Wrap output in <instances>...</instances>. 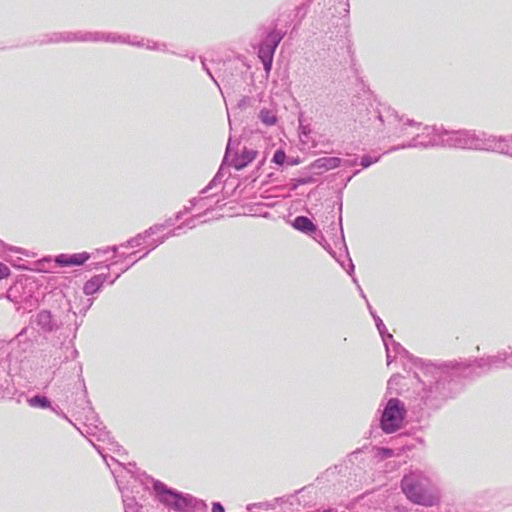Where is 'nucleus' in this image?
<instances>
[{
	"mask_svg": "<svg viewBox=\"0 0 512 512\" xmlns=\"http://www.w3.org/2000/svg\"><path fill=\"white\" fill-rule=\"evenodd\" d=\"M337 470V466L333 468L327 469L324 474L322 475L321 479L329 480L330 477L334 476ZM317 480H320V478H317Z\"/></svg>",
	"mask_w": 512,
	"mask_h": 512,
	"instance_id": "obj_47",
	"label": "nucleus"
},
{
	"mask_svg": "<svg viewBox=\"0 0 512 512\" xmlns=\"http://www.w3.org/2000/svg\"><path fill=\"white\" fill-rule=\"evenodd\" d=\"M77 357H78V350L75 348L72 341H70L69 345L65 346V357L62 360V363L69 361V360H75Z\"/></svg>",
	"mask_w": 512,
	"mask_h": 512,
	"instance_id": "obj_29",
	"label": "nucleus"
},
{
	"mask_svg": "<svg viewBox=\"0 0 512 512\" xmlns=\"http://www.w3.org/2000/svg\"><path fill=\"white\" fill-rule=\"evenodd\" d=\"M211 512H225V508L220 502H213Z\"/></svg>",
	"mask_w": 512,
	"mask_h": 512,
	"instance_id": "obj_51",
	"label": "nucleus"
},
{
	"mask_svg": "<svg viewBox=\"0 0 512 512\" xmlns=\"http://www.w3.org/2000/svg\"><path fill=\"white\" fill-rule=\"evenodd\" d=\"M200 61H201V64H202V69L207 73V75L211 78V80L217 85V87H220L219 86V83L217 82V80L214 78L211 70L209 69V67L207 66L206 64V60L205 58L203 57H199Z\"/></svg>",
	"mask_w": 512,
	"mask_h": 512,
	"instance_id": "obj_41",
	"label": "nucleus"
},
{
	"mask_svg": "<svg viewBox=\"0 0 512 512\" xmlns=\"http://www.w3.org/2000/svg\"><path fill=\"white\" fill-rule=\"evenodd\" d=\"M28 404L34 408L47 409L51 407L50 399L42 394H36L27 399Z\"/></svg>",
	"mask_w": 512,
	"mask_h": 512,
	"instance_id": "obj_26",
	"label": "nucleus"
},
{
	"mask_svg": "<svg viewBox=\"0 0 512 512\" xmlns=\"http://www.w3.org/2000/svg\"><path fill=\"white\" fill-rule=\"evenodd\" d=\"M258 117L260 121L266 126L275 125L278 120L276 114L272 110L267 108L261 109Z\"/></svg>",
	"mask_w": 512,
	"mask_h": 512,
	"instance_id": "obj_27",
	"label": "nucleus"
},
{
	"mask_svg": "<svg viewBox=\"0 0 512 512\" xmlns=\"http://www.w3.org/2000/svg\"><path fill=\"white\" fill-rule=\"evenodd\" d=\"M12 293H13V289H10V290L8 291V293H7V298H8L9 300H11V301L15 302V303H18V300H17V299H15V298H13Z\"/></svg>",
	"mask_w": 512,
	"mask_h": 512,
	"instance_id": "obj_56",
	"label": "nucleus"
},
{
	"mask_svg": "<svg viewBox=\"0 0 512 512\" xmlns=\"http://www.w3.org/2000/svg\"><path fill=\"white\" fill-rule=\"evenodd\" d=\"M119 247H122L121 244L119 246L117 245H113V246H108L107 248L105 249H97V253H103V254H106L108 253L109 251L113 252L114 253V256H116L118 254V250H119Z\"/></svg>",
	"mask_w": 512,
	"mask_h": 512,
	"instance_id": "obj_45",
	"label": "nucleus"
},
{
	"mask_svg": "<svg viewBox=\"0 0 512 512\" xmlns=\"http://www.w3.org/2000/svg\"><path fill=\"white\" fill-rule=\"evenodd\" d=\"M126 472L131 474L130 477L132 481H128L125 486L119 484V490L122 494L124 504V512H140L142 505L136 501L134 495L130 494H134L135 492L139 493L137 483H139V485H146L145 480L148 481L149 477L145 473L135 474L131 470H127Z\"/></svg>",
	"mask_w": 512,
	"mask_h": 512,
	"instance_id": "obj_10",
	"label": "nucleus"
},
{
	"mask_svg": "<svg viewBox=\"0 0 512 512\" xmlns=\"http://www.w3.org/2000/svg\"><path fill=\"white\" fill-rule=\"evenodd\" d=\"M67 402L71 412L78 416L77 419L84 421L85 429L80 430L78 428L82 435L93 436L97 441L108 440L111 446L120 450L119 444L110 436L87 398V390L83 379L79 382L77 391L72 393Z\"/></svg>",
	"mask_w": 512,
	"mask_h": 512,
	"instance_id": "obj_4",
	"label": "nucleus"
},
{
	"mask_svg": "<svg viewBox=\"0 0 512 512\" xmlns=\"http://www.w3.org/2000/svg\"><path fill=\"white\" fill-rule=\"evenodd\" d=\"M401 490L414 504L432 507L438 503V497L430 488V479L418 469L410 470L401 479Z\"/></svg>",
	"mask_w": 512,
	"mask_h": 512,
	"instance_id": "obj_5",
	"label": "nucleus"
},
{
	"mask_svg": "<svg viewBox=\"0 0 512 512\" xmlns=\"http://www.w3.org/2000/svg\"><path fill=\"white\" fill-rule=\"evenodd\" d=\"M381 156L372 157L369 154H365L360 158V162H358L362 168L366 169L371 165L377 163L380 160Z\"/></svg>",
	"mask_w": 512,
	"mask_h": 512,
	"instance_id": "obj_30",
	"label": "nucleus"
},
{
	"mask_svg": "<svg viewBox=\"0 0 512 512\" xmlns=\"http://www.w3.org/2000/svg\"><path fill=\"white\" fill-rule=\"evenodd\" d=\"M339 210L340 211L342 210V203H340Z\"/></svg>",
	"mask_w": 512,
	"mask_h": 512,
	"instance_id": "obj_63",
	"label": "nucleus"
},
{
	"mask_svg": "<svg viewBox=\"0 0 512 512\" xmlns=\"http://www.w3.org/2000/svg\"><path fill=\"white\" fill-rule=\"evenodd\" d=\"M509 353L507 351L499 352L496 355L476 358L474 360H465L464 373L468 379L474 380L493 369L508 368Z\"/></svg>",
	"mask_w": 512,
	"mask_h": 512,
	"instance_id": "obj_8",
	"label": "nucleus"
},
{
	"mask_svg": "<svg viewBox=\"0 0 512 512\" xmlns=\"http://www.w3.org/2000/svg\"><path fill=\"white\" fill-rule=\"evenodd\" d=\"M161 226H151L148 229H146L144 232L137 234L135 237L130 238L125 243H122V247H138L142 244V242L147 239L148 237L156 234L159 232V228Z\"/></svg>",
	"mask_w": 512,
	"mask_h": 512,
	"instance_id": "obj_24",
	"label": "nucleus"
},
{
	"mask_svg": "<svg viewBox=\"0 0 512 512\" xmlns=\"http://www.w3.org/2000/svg\"><path fill=\"white\" fill-rule=\"evenodd\" d=\"M314 500L315 487L313 485L305 486L294 494L275 498V502L285 512H301L305 507L312 505Z\"/></svg>",
	"mask_w": 512,
	"mask_h": 512,
	"instance_id": "obj_9",
	"label": "nucleus"
},
{
	"mask_svg": "<svg viewBox=\"0 0 512 512\" xmlns=\"http://www.w3.org/2000/svg\"><path fill=\"white\" fill-rule=\"evenodd\" d=\"M181 56L187 57V58H189L191 60H195V58H196L194 53L181 54Z\"/></svg>",
	"mask_w": 512,
	"mask_h": 512,
	"instance_id": "obj_58",
	"label": "nucleus"
},
{
	"mask_svg": "<svg viewBox=\"0 0 512 512\" xmlns=\"http://www.w3.org/2000/svg\"><path fill=\"white\" fill-rule=\"evenodd\" d=\"M287 161V155L284 150L278 149L275 151L272 162L275 164L282 166Z\"/></svg>",
	"mask_w": 512,
	"mask_h": 512,
	"instance_id": "obj_33",
	"label": "nucleus"
},
{
	"mask_svg": "<svg viewBox=\"0 0 512 512\" xmlns=\"http://www.w3.org/2000/svg\"><path fill=\"white\" fill-rule=\"evenodd\" d=\"M184 227H185V226H184V224L182 223V224L178 225L177 227L173 228L172 230H170V231L167 233V235H168L169 237L179 236V235L181 234V231L183 230V228H184Z\"/></svg>",
	"mask_w": 512,
	"mask_h": 512,
	"instance_id": "obj_46",
	"label": "nucleus"
},
{
	"mask_svg": "<svg viewBox=\"0 0 512 512\" xmlns=\"http://www.w3.org/2000/svg\"><path fill=\"white\" fill-rule=\"evenodd\" d=\"M490 139L494 140L493 143H491V146H494L495 144V149H487V151L512 156V138L490 135Z\"/></svg>",
	"mask_w": 512,
	"mask_h": 512,
	"instance_id": "obj_23",
	"label": "nucleus"
},
{
	"mask_svg": "<svg viewBox=\"0 0 512 512\" xmlns=\"http://www.w3.org/2000/svg\"><path fill=\"white\" fill-rule=\"evenodd\" d=\"M316 181H317V179L314 177V173L313 174H304V175L296 178L297 185L311 184V183H315Z\"/></svg>",
	"mask_w": 512,
	"mask_h": 512,
	"instance_id": "obj_35",
	"label": "nucleus"
},
{
	"mask_svg": "<svg viewBox=\"0 0 512 512\" xmlns=\"http://www.w3.org/2000/svg\"><path fill=\"white\" fill-rule=\"evenodd\" d=\"M253 99L249 96H243L237 103V107L244 110L252 105Z\"/></svg>",
	"mask_w": 512,
	"mask_h": 512,
	"instance_id": "obj_38",
	"label": "nucleus"
},
{
	"mask_svg": "<svg viewBox=\"0 0 512 512\" xmlns=\"http://www.w3.org/2000/svg\"><path fill=\"white\" fill-rule=\"evenodd\" d=\"M203 214H198L195 216H192L191 218L187 219L183 224L185 227H188L190 229L196 227V219L200 218Z\"/></svg>",
	"mask_w": 512,
	"mask_h": 512,
	"instance_id": "obj_44",
	"label": "nucleus"
},
{
	"mask_svg": "<svg viewBox=\"0 0 512 512\" xmlns=\"http://www.w3.org/2000/svg\"><path fill=\"white\" fill-rule=\"evenodd\" d=\"M258 56L263 64V68H264L266 74H269L272 69L274 55L258 52Z\"/></svg>",
	"mask_w": 512,
	"mask_h": 512,
	"instance_id": "obj_28",
	"label": "nucleus"
},
{
	"mask_svg": "<svg viewBox=\"0 0 512 512\" xmlns=\"http://www.w3.org/2000/svg\"><path fill=\"white\" fill-rule=\"evenodd\" d=\"M359 173H360V170H359V169H358V170H355L351 176H349L348 178H345V181H346V182H345V185H346L348 182H350V181H351V179H352L354 176H356L357 174H359Z\"/></svg>",
	"mask_w": 512,
	"mask_h": 512,
	"instance_id": "obj_57",
	"label": "nucleus"
},
{
	"mask_svg": "<svg viewBox=\"0 0 512 512\" xmlns=\"http://www.w3.org/2000/svg\"><path fill=\"white\" fill-rule=\"evenodd\" d=\"M240 142L234 140V150L231 164L236 170H242L247 167L257 156L258 152L254 149L243 147L240 153L236 150Z\"/></svg>",
	"mask_w": 512,
	"mask_h": 512,
	"instance_id": "obj_13",
	"label": "nucleus"
},
{
	"mask_svg": "<svg viewBox=\"0 0 512 512\" xmlns=\"http://www.w3.org/2000/svg\"><path fill=\"white\" fill-rule=\"evenodd\" d=\"M359 290H360V295L363 297V298H366L365 297V294L363 293L362 289L360 288V286H358Z\"/></svg>",
	"mask_w": 512,
	"mask_h": 512,
	"instance_id": "obj_61",
	"label": "nucleus"
},
{
	"mask_svg": "<svg viewBox=\"0 0 512 512\" xmlns=\"http://www.w3.org/2000/svg\"><path fill=\"white\" fill-rule=\"evenodd\" d=\"M109 280H110L109 272L94 275L93 277H91L89 280H87L84 283L83 293L86 296H92L101 291L104 283L107 282L109 284Z\"/></svg>",
	"mask_w": 512,
	"mask_h": 512,
	"instance_id": "obj_18",
	"label": "nucleus"
},
{
	"mask_svg": "<svg viewBox=\"0 0 512 512\" xmlns=\"http://www.w3.org/2000/svg\"><path fill=\"white\" fill-rule=\"evenodd\" d=\"M233 150H234V140L230 136L229 139H228V143L226 145V150H225V154H224V157H223L222 164L220 165L217 173L215 174V175L219 176L221 179H223L224 177H226L227 174H229V171L225 167V165H226V162H227L228 158L231 156Z\"/></svg>",
	"mask_w": 512,
	"mask_h": 512,
	"instance_id": "obj_25",
	"label": "nucleus"
},
{
	"mask_svg": "<svg viewBox=\"0 0 512 512\" xmlns=\"http://www.w3.org/2000/svg\"><path fill=\"white\" fill-rule=\"evenodd\" d=\"M91 258L88 252L74 253V254H59L55 256L54 262L59 267H72L81 266Z\"/></svg>",
	"mask_w": 512,
	"mask_h": 512,
	"instance_id": "obj_15",
	"label": "nucleus"
},
{
	"mask_svg": "<svg viewBox=\"0 0 512 512\" xmlns=\"http://www.w3.org/2000/svg\"><path fill=\"white\" fill-rule=\"evenodd\" d=\"M418 362L420 366L414 371V376L424 387L411 401L409 409L421 417L426 411L439 409L462 390L465 381H471L464 373L463 361L447 362L439 366L423 360Z\"/></svg>",
	"mask_w": 512,
	"mask_h": 512,
	"instance_id": "obj_1",
	"label": "nucleus"
},
{
	"mask_svg": "<svg viewBox=\"0 0 512 512\" xmlns=\"http://www.w3.org/2000/svg\"><path fill=\"white\" fill-rule=\"evenodd\" d=\"M137 37L133 39L129 35H123L113 32H53L44 36L40 40V44L49 43H60V42H110V43H122L136 47L145 46L148 50L168 52L167 45L153 40L144 39L137 40Z\"/></svg>",
	"mask_w": 512,
	"mask_h": 512,
	"instance_id": "obj_3",
	"label": "nucleus"
},
{
	"mask_svg": "<svg viewBox=\"0 0 512 512\" xmlns=\"http://www.w3.org/2000/svg\"><path fill=\"white\" fill-rule=\"evenodd\" d=\"M268 506L269 505L267 503H253V504L247 505V510L252 511L254 508L268 510Z\"/></svg>",
	"mask_w": 512,
	"mask_h": 512,
	"instance_id": "obj_48",
	"label": "nucleus"
},
{
	"mask_svg": "<svg viewBox=\"0 0 512 512\" xmlns=\"http://www.w3.org/2000/svg\"><path fill=\"white\" fill-rule=\"evenodd\" d=\"M118 264V261H115L113 263H111L110 265L109 264H105L104 262H98V263H95L94 264V269H102V268H105L107 270L110 269L111 266H115Z\"/></svg>",
	"mask_w": 512,
	"mask_h": 512,
	"instance_id": "obj_49",
	"label": "nucleus"
},
{
	"mask_svg": "<svg viewBox=\"0 0 512 512\" xmlns=\"http://www.w3.org/2000/svg\"><path fill=\"white\" fill-rule=\"evenodd\" d=\"M359 290H360V295L363 297V298H366L365 297V294L363 293L362 289L360 288V286H358Z\"/></svg>",
	"mask_w": 512,
	"mask_h": 512,
	"instance_id": "obj_62",
	"label": "nucleus"
},
{
	"mask_svg": "<svg viewBox=\"0 0 512 512\" xmlns=\"http://www.w3.org/2000/svg\"><path fill=\"white\" fill-rule=\"evenodd\" d=\"M138 260L139 258L132 261L129 265H127L125 268L122 269V267H119L120 272H118L113 278L110 277L109 284L112 285L115 283V281L121 276L122 273L126 272L128 269H130Z\"/></svg>",
	"mask_w": 512,
	"mask_h": 512,
	"instance_id": "obj_39",
	"label": "nucleus"
},
{
	"mask_svg": "<svg viewBox=\"0 0 512 512\" xmlns=\"http://www.w3.org/2000/svg\"><path fill=\"white\" fill-rule=\"evenodd\" d=\"M289 164H290V165H295V164H298V161H297V160H291V161L289 162Z\"/></svg>",
	"mask_w": 512,
	"mask_h": 512,
	"instance_id": "obj_60",
	"label": "nucleus"
},
{
	"mask_svg": "<svg viewBox=\"0 0 512 512\" xmlns=\"http://www.w3.org/2000/svg\"><path fill=\"white\" fill-rule=\"evenodd\" d=\"M490 134L470 129L449 130L443 126H424L422 133L416 134L408 143L391 147L388 152L406 148L445 147L487 151L491 146Z\"/></svg>",
	"mask_w": 512,
	"mask_h": 512,
	"instance_id": "obj_2",
	"label": "nucleus"
},
{
	"mask_svg": "<svg viewBox=\"0 0 512 512\" xmlns=\"http://www.w3.org/2000/svg\"><path fill=\"white\" fill-rule=\"evenodd\" d=\"M292 226L294 229L307 235H313L318 231L317 225L309 217L303 215L295 217Z\"/></svg>",
	"mask_w": 512,
	"mask_h": 512,
	"instance_id": "obj_21",
	"label": "nucleus"
},
{
	"mask_svg": "<svg viewBox=\"0 0 512 512\" xmlns=\"http://www.w3.org/2000/svg\"><path fill=\"white\" fill-rule=\"evenodd\" d=\"M175 224V220L173 218H168L167 220H165L164 223L162 224H155L154 226H161L159 228V231L165 229L166 227H170V226H173Z\"/></svg>",
	"mask_w": 512,
	"mask_h": 512,
	"instance_id": "obj_50",
	"label": "nucleus"
},
{
	"mask_svg": "<svg viewBox=\"0 0 512 512\" xmlns=\"http://www.w3.org/2000/svg\"><path fill=\"white\" fill-rule=\"evenodd\" d=\"M341 166V157H320L309 165V170L315 175Z\"/></svg>",
	"mask_w": 512,
	"mask_h": 512,
	"instance_id": "obj_17",
	"label": "nucleus"
},
{
	"mask_svg": "<svg viewBox=\"0 0 512 512\" xmlns=\"http://www.w3.org/2000/svg\"><path fill=\"white\" fill-rule=\"evenodd\" d=\"M508 353H509L508 368H512V351H510Z\"/></svg>",
	"mask_w": 512,
	"mask_h": 512,
	"instance_id": "obj_59",
	"label": "nucleus"
},
{
	"mask_svg": "<svg viewBox=\"0 0 512 512\" xmlns=\"http://www.w3.org/2000/svg\"><path fill=\"white\" fill-rule=\"evenodd\" d=\"M407 407L399 398H389L380 411L379 427L385 434L399 431L405 422Z\"/></svg>",
	"mask_w": 512,
	"mask_h": 512,
	"instance_id": "obj_7",
	"label": "nucleus"
},
{
	"mask_svg": "<svg viewBox=\"0 0 512 512\" xmlns=\"http://www.w3.org/2000/svg\"><path fill=\"white\" fill-rule=\"evenodd\" d=\"M300 131H301V135L305 136V137H308V134L310 133V129L308 126H304L301 122H300Z\"/></svg>",
	"mask_w": 512,
	"mask_h": 512,
	"instance_id": "obj_52",
	"label": "nucleus"
},
{
	"mask_svg": "<svg viewBox=\"0 0 512 512\" xmlns=\"http://www.w3.org/2000/svg\"><path fill=\"white\" fill-rule=\"evenodd\" d=\"M204 200L203 197H199V198H192L190 201H189V206H185L183 211L185 214L189 213L195 206L199 205L200 202H202Z\"/></svg>",
	"mask_w": 512,
	"mask_h": 512,
	"instance_id": "obj_40",
	"label": "nucleus"
},
{
	"mask_svg": "<svg viewBox=\"0 0 512 512\" xmlns=\"http://www.w3.org/2000/svg\"><path fill=\"white\" fill-rule=\"evenodd\" d=\"M394 512H409V509L403 505H397L394 507Z\"/></svg>",
	"mask_w": 512,
	"mask_h": 512,
	"instance_id": "obj_53",
	"label": "nucleus"
},
{
	"mask_svg": "<svg viewBox=\"0 0 512 512\" xmlns=\"http://www.w3.org/2000/svg\"><path fill=\"white\" fill-rule=\"evenodd\" d=\"M378 118L383 124L392 126L394 129V134L398 137L405 134L407 126L417 128L421 126V123L412 119L407 118L404 120L403 116H399L398 113L391 108L386 109L384 112H380Z\"/></svg>",
	"mask_w": 512,
	"mask_h": 512,
	"instance_id": "obj_12",
	"label": "nucleus"
},
{
	"mask_svg": "<svg viewBox=\"0 0 512 512\" xmlns=\"http://www.w3.org/2000/svg\"><path fill=\"white\" fill-rule=\"evenodd\" d=\"M222 182H223V179H221L219 176L215 175L212 178V180L208 183V185L200 191V194H203V195L207 194L210 190H212L214 187L221 184Z\"/></svg>",
	"mask_w": 512,
	"mask_h": 512,
	"instance_id": "obj_34",
	"label": "nucleus"
},
{
	"mask_svg": "<svg viewBox=\"0 0 512 512\" xmlns=\"http://www.w3.org/2000/svg\"><path fill=\"white\" fill-rule=\"evenodd\" d=\"M185 215L184 211L181 210L175 214V217L173 218L176 221H179L182 219V217Z\"/></svg>",
	"mask_w": 512,
	"mask_h": 512,
	"instance_id": "obj_55",
	"label": "nucleus"
},
{
	"mask_svg": "<svg viewBox=\"0 0 512 512\" xmlns=\"http://www.w3.org/2000/svg\"><path fill=\"white\" fill-rule=\"evenodd\" d=\"M32 323H35L44 333H51L60 327V322L49 310L39 311Z\"/></svg>",
	"mask_w": 512,
	"mask_h": 512,
	"instance_id": "obj_14",
	"label": "nucleus"
},
{
	"mask_svg": "<svg viewBox=\"0 0 512 512\" xmlns=\"http://www.w3.org/2000/svg\"><path fill=\"white\" fill-rule=\"evenodd\" d=\"M168 238H169V236L167 234H165L158 239H153L151 241V247L143 255H141L139 257V259L145 258L152 250L157 248L159 245L163 244Z\"/></svg>",
	"mask_w": 512,
	"mask_h": 512,
	"instance_id": "obj_32",
	"label": "nucleus"
},
{
	"mask_svg": "<svg viewBox=\"0 0 512 512\" xmlns=\"http://www.w3.org/2000/svg\"><path fill=\"white\" fill-rule=\"evenodd\" d=\"M368 308H369V311L375 321V325H376L377 330L382 338V341L384 343L385 350H386L387 364L390 365L391 364V348H390V344H389L388 340H392V334H390L387 331L386 326L383 323L382 319L375 312H373L372 307L369 304H368Z\"/></svg>",
	"mask_w": 512,
	"mask_h": 512,
	"instance_id": "obj_20",
	"label": "nucleus"
},
{
	"mask_svg": "<svg viewBox=\"0 0 512 512\" xmlns=\"http://www.w3.org/2000/svg\"><path fill=\"white\" fill-rule=\"evenodd\" d=\"M347 158H341V166L345 168L354 167L358 164V156L356 154H346Z\"/></svg>",
	"mask_w": 512,
	"mask_h": 512,
	"instance_id": "obj_31",
	"label": "nucleus"
},
{
	"mask_svg": "<svg viewBox=\"0 0 512 512\" xmlns=\"http://www.w3.org/2000/svg\"><path fill=\"white\" fill-rule=\"evenodd\" d=\"M339 226L341 236L338 240V244L341 245V249H344V255L342 253L337 256L336 252L332 249L331 245L326 240L325 236L321 231H317L315 233L314 239L341 265L343 269L347 271L348 274H352L354 272V264L349 256L347 246L345 244L343 229H342V216H339Z\"/></svg>",
	"mask_w": 512,
	"mask_h": 512,
	"instance_id": "obj_11",
	"label": "nucleus"
},
{
	"mask_svg": "<svg viewBox=\"0 0 512 512\" xmlns=\"http://www.w3.org/2000/svg\"><path fill=\"white\" fill-rule=\"evenodd\" d=\"M49 409H51L55 414L67 420L69 423L73 424L72 421L68 418V416L62 411V409L58 405L53 406L51 404V407H49Z\"/></svg>",
	"mask_w": 512,
	"mask_h": 512,
	"instance_id": "obj_43",
	"label": "nucleus"
},
{
	"mask_svg": "<svg viewBox=\"0 0 512 512\" xmlns=\"http://www.w3.org/2000/svg\"><path fill=\"white\" fill-rule=\"evenodd\" d=\"M394 455V450L388 447H380L377 450V456L381 459H387Z\"/></svg>",
	"mask_w": 512,
	"mask_h": 512,
	"instance_id": "obj_37",
	"label": "nucleus"
},
{
	"mask_svg": "<svg viewBox=\"0 0 512 512\" xmlns=\"http://www.w3.org/2000/svg\"><path fill=\"white\" fill-rule=\"evenodd\" d=\"M136 251L130 253V254H125V253H119L117 254L119 257L123 258V259H128V258H131L132 256L136 255Z\"/></svg>",
	"mask_w": 512,
	"mask_h": 512,
	"instance_id": "obj_54",
	"label": "nucleus"
},
{
	"mask_svg": "<svg viewBox=\"0 0 512 512\" xmlns=\"http://www.w3.org/2000/svg\"><path fill=\"white\" fill-rule=\"evenodd\" d=\"M90 442L92 443V445L94 446V448L97 450V452L102 456V458L104 459V461L106 462L107 466L109 467V470H111L112 474L114 475L115 478H117L118 476L116 475V470L112 469V467L110 466V462H109V459L112 461V462H115L117 463L118 466L122 467L121 463L118 462L117 460H115V458L113 456H108L106 453H105V450H109L117 455H121V453L123 452V447L121 445L120 446V450H118L117 448L111 446L109 444V441L106 440V441H102L103 443H106L107 447H104V446H101V445H97L93 442V440H90ZM116 482L117 484L121 485V481H119L118 479H116Z\"/></svg>",
	"mask_w": 512,
	"mask_h": 512,
	"instance_id": "obj_19",
	"label": "nucleus"
},
{
	"mask_svg": "<svg viewBox=\"0 0 512 512\" xmlns=\"http://www.w3.org/2000/svg\"><path fill=\"white\" fill-rule=\"evenodd\" d=\"M10 274V268L3 262H0V280L6 279Z\"/></svg>",
	"mask_w": 512,
	"mask_h": 512,
	"instance_id": "obj_42",
	"label": "nucleus"
},
{
	"mask_svg": "<svg viewBox=\"0 0 512 512\" xmlns=\"http://www.w3.org/2000/svg\"><path fill=\"white\" fill-rule=\"evenodd\" d=\"M153 490L160 503L176 512H196L206 508V503L196 497L168 487L159 480L152 479Z\"/></svg>",
	"mask_w": 512,
	"mask_h": 512,
	"instance_id": "obj_6",
	"label": "nucleus"
},
{
	"mask_svg": "<svg viewBox=\"0 0 512 512\" xmlns=\"http://www.w3.org/2000/svg\"><path fill=\"white\" fill-rule=\"evenodd\" d=\"M344 12H345V15H344L343 18H341V20H342L341 25L343 26V33H347L348 32V28H349V18H348V15H349V3H348V1L344 4Z\"/></svg>",
	"mask_w": 512,
	"mask_h": 512,
	"instance_id": "obj_36",
	"label": "nucleus"
},
{
	"mask_svg": "<svg viewBox=\"0 0 512 512\" xmlns=\"http://www.w3.org/2000/svg\"><path fill=\"white\" fill-rule=\"evenodd\" d=\"M285 36V32L277 29L270 30L259 45L260 53L275 54V51Z\"/></svg>",
	"mask_w": 512,
	"mask_h": 512,
	"instance_id": "obj_16",
	"label": "nucleus"
},
{
	"mask_svg": "<svg viewBox=\"0 0 512 512\" xmlns=\"http://www.w3.org/2000/svg\"><path fill=\"white\" fill-rule=\"evenodd\" d=\"M388 342L391 348V363L397 357H401L410 360L416 369L419 368L420 364L419 362L417 363V360H420L419 358H414L400 343L396 342L393 338L392 340H388Z\"/></svg>",
	"mask_w": 512,
	"mask_h": 512,
	"instance_id": "obj_22",
	"label": "nucleus"
}]
</instances>
